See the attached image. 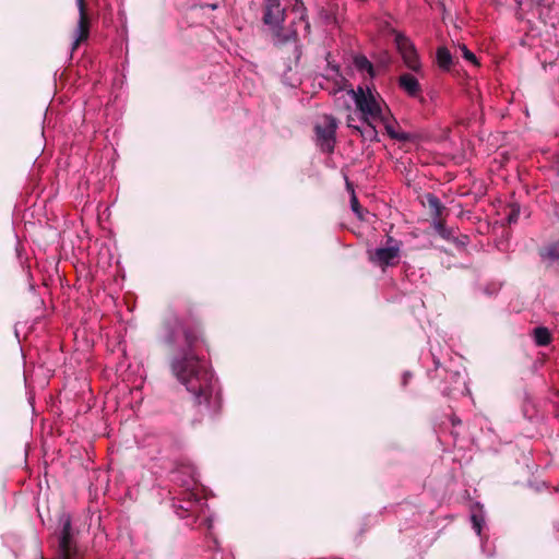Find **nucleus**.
Listing matches in <instances>:
<instances>
[{"mask_svg": "<svg viewBox=\"0 0 559 559\" xmlns=\"http://www.w3.org/2000/svg\"><path fill=\"white\" fill-rule=\"evenodd\" d=\"M379 121L384 124L388 135L391 139H394V136L397 132L394 130L393 126L390 122V110L385 112V118L383 120H379Z\"/></svg>", "mask_w": 559, "mask_h": 559, "instance_id": "a211bd4d", "label": "nucleus"}, {"mask_svg": "<svg viewBox=\"0 0 559 559\" xmlns=\"http://www.w3.org/2000/svg\"><path fill=\"white\" fill-rule=\"evenodd\" d=\"M531 7L536 8L542 15L543 10L550 7V0H528Z\"/></svg>", "mask_w": 559, "mask_h": 559, "instance_id": "6ab92c4d", "label": "nucleus"}, {"mask_svg": "<svg viewBox=\"0 0 559 559\" xmlns=\"http://www.w3.org/2000/svg\"><path fill=\"white\" fill-rule=\"evenodd\" d=\"M461 423V419H454L453 424Z\"/></svg>", "mask_w": 559, "mask_h": 559, "instance_id": "c85d7f7f", "label": "nucleus"}, {"mask_svg": "<svg viewBox=\"0 0 559 559\" xmlns=\"http://www.w3.org/2000/svg\"><path fill=\"white\" fill-rule=\"evenodd\" d=\"M39 559H44L43 557H40Z\"/></svg>", "mask_w": 559, "mask_h": 559, "instance_id": "2f4dec72", "label": "nucleus"}, {"mask_svg": "<svg viewBox=\"0 0 559 559\" xmlns=\"http://www.w3.org/2000/svg\"><path fill=\"white\" fill-rule=\"evenodd\" d=\"M350 207L353 212L358 216V218L362 219V207L354 193L350 198Z\"/></svg>", "mask_w": 559, "mask_h": 559, "instance_id": "aec40b11", "label": "nucleus"}, {"mask_svg": "<svg viewBox=\"0 0 559 559\" xmlns=\"http://www.w3.org/2000/svg\"><path fill=\"white\" fill-rule=\"evenodd\" d=\"M200 8L201 9H211V10H215L218 8V3L217 2H202L200 4Z\"/></svg>", "mask_w": 559, "mask_h": 559, "instance_id": "bb28decb", "label": "nucleus"}, {"mask_svg": "<svg viewBox=\"0 0 559 559\" xmlns=\"http://www.w3.org/2000/svg\"><path fill=\"white\" fill-rule=\"evenodd\" d=\"M185 348L173 355L169 367L173 376L192 394L194 404L207 406L213 393V372L194 352L203 342L199 323L182 328Z\"/></svg>", "mask_w": 559, "mask_h": 559, "instance_id": "f257e3e1", "label": "nucleus"}, {"mask_svg": "<svg viewBox=\"0 0 559 559\" xmlns=\"http://www.w3.org/2000/svg\"><path fill=\"white\" fill-rule=\"evenodd\" d=\"M79 9V21L75 28V39L72 44V51H75L80 45L90 37L91 19L88 15L87 3L85 0H76Z\"/></svg>", "mask_w": 559, "mask_h": 559, "instance_id": "6e6552de", "label": "nucleus"}, {"mask_svg": "<svg viewBox=\"0 0 559 559\" xmlns=\"http://www.w3.org/2000/svg\"><path fill=\"white\" fill-rule=\"evenodd\" d=\"M193 307H194L193 302L188 300V302H187V316L191 320H194Z\"/></svg>", "mask_w": 559, "mask_h": 559, "instance_id": "a878e982", "label": "nucleus"}, {"mask_svg": "<svg viewBox=\"0 0 559 559\" xmlns=\"http://www.w3.org/2000/svg\"><path fill=\"white\" fill-rule=\"evenodd\" d=\"M376 121L377 120L364 121V123H366V127L364 128V131H361V138L364 140H368L370 142H379L378 131H377L376 126L373 123Z\"/></svg>", "mask_w": 559, "mask_h": 559, "instance_id": "2eb2a0df", "label": "nucleus"}, {"mask_svg": "<svg viewBox=\"0 0 559 559\" xmlns=\"http://www.w3.org/2000/svg\"><path fill=\"white\" fill-rule=\"evenodd\" d=\"M401 246L402 243L400 241L388 237L385 247L368 250V259L373 265L382 270L389 266H395L400 261Z\"/></svg>", "mask_w": 559, "mask_h": 559, "instance_id": "20e7f679", "label": "nucleus"}, {"mask_svg": "<svg viewBox=\"0 0 559 559\" xmlns=\"http://www.w3.org/2000/svg\"><path fill=\"white\" fill-rule=\"evenodd\" d=\"M354 118L352 116L347 117V127L353 129L354 132L361 136V131H364L362 127L353 124Z\"/></svg>", "mask_w": 559, "mask_h": 559, "instance_id": "5701e85b", "label": "nucleus"}, {"mask_svg": "<svg viewBox=\"0 0 559 559\" xmlns=\"http://www.w3.org/2000/svg\"><path fill=\"white\" fill-rule=\"evenodd\" d=\"M393 33L395 34V45L397 51L402 56L405 66L409 70L419 73L421 70V63L415 45L404 34L397 33L396 31H393Z\"/></svg>", "mask_w": 559, "mask_h": 559, "instance_id": "423d86ee", "label": "nucleus"}, {"mask_svg": "<svg viewBox=\"0 0 559 559\" xmlns=\"http://www.w3.org/2000/svg\"><path fill=\"white\" fill-rule=\"evenodd\" d=\"M397 84L409 97L417 98L421 95V86L418 80L411 73H403L397 79Z\"/></svg>", "mask_w": 559, "mask_h": 559, "instance_id": "1a4fd4ad", "label": "nucleus"}, {"mask_svg": "<svg viewBox=\"0 0 559 559\" xmlns=\"http://www.w3.org/2000/svg\"><path fill=\"white\" fill-rule=\"evenodd\" d=\"M393 140H397L401 142H407L412 140V134L407 132H397Z\"/></svg>", "mask_w": 559, "mask_h": 559, "instance_id": "393cba45", "label": "nucleus"}, {"mask_svg": "<svg viewBox=\"0 0 559 559\" xmlns=\"http://www.w3.org/2000/svg\"><path fill=\"white\" fill-rule=\"evenodd\" d=\"M160 338L167 346H174L176 343V332L170 322H164L160 328Z\"/></svg>", "mask_w": 559, "mask_h": 559, "instance_id": "4468645a", "label": "nucleus"}, {"mask_svg": "<svg viewBox=\"0 0 559 559\" xmlns=\"http://www.w3.org/2000/svg\"><path fill=\"white\" fill-rule=\"evenodd\" d=\"M337 120L331 115H324L322 121L314 127L318 145L325 153H333L336 143Z\"/></svg>", "mask_w": 559, "mask_h": 559, "instance_id": "39448f33", "label": "nucleus"}, {"mask_svg": "<svg viewBox=\"0 0 559 559\" xmlns=\"http://www.w3.org/2000/svg\"><path fill=\"white\" fill-rule=\"evenodd\" d=\"M354 62L357 69L372 73L373 66L365 56L355 57Z\"/></svg>", "mask_w": 559, "mask_h": 559, "instance_id": "dca6fc26", "label": "nucleus"}, {"mask_svg": "<svg viewBox=\"0 0 559 559\" xmlns=\"http://www.w3.org/2000/svg\"><path fill=\"white\" fill-rule=\"evenodd\" d=\"M435 219V229L438 231V234L442 237H447V228H445V221L441 217L433 218Z\"/></svg>", "mask_w": 559, "mask_h": 559, "instance_id": "412c9836", "label": "nucleus"}, {"mask_svg": "<svg viewBox=\"0 0 559 559\" xmlns=\"http://www.w3.org/2000/svg\"><path fill=\"white\" fill-rule=\"evenodd\" d=\"M461 50H462V52H463V57H464L466 60H468V61L473 62L474 64H478L477 59H476V56H475L471 50H468V49H467V47H466L465 45H463V46L461 47Z\"/></svg>", "mask_w": 559, "mask_h": 559, "instance_id": "4be33fe9", "label": "nucleus"}, {"mask_svg": "<svg viewBox=\"0 0 559 559\" xmlns=\"http://www.w3.org/2000/svg\"><path fill=\"white\" fill-rule=\"evenodd\" d=\"M481 522H483V520L480 518H478L475 514L472 515L473 528L476 531V533L478 535L480 534V531H481Z\"/></svg>", "mask_w": 559, "mask_h": 559, "instance_id": "b1692460", "label": "nucleus"}, {"mask_svg": "<svg viewBox=\"0 0 559 559\" xmlns=\"http://www.w3.org/2000/svg\"><path fill=\"white\" fill-rule=\"evenodd\" d=\"M510 211L507 215V221L509 224H515L520 216V206L515 203L510 204Z\"/></svg>", "mask_w": 559, "mask_h": 559, "instance_id": "f3484780", "label": "nucleus"}, {"mask_svg": "<svg viewBox=\"0 0 559 559\" xmlns=\"http://www.w3.org/2000/svg\"><path fill=\"white\" fill-rule=\"evenodd\" d=\"M461 423V419H454L453 424Z\"/></svg>", "mask_w": 559, "mask_h": 559, "instance_id": "c756f323", "label": "nucleus"}, {"mask_svg": "<svg viewBox=\"0 0 559 559\" xmlns=\"http://www.w3.org/2000/svg\"><path fill=\"white\" fill-rule=\"evenodd\" d=\"M436 59L439 68L443 71H450L453 66V58L450 50L442 46L437 49Z\"/></svg>", "mask_w": 559, "mask_h": 559, "instance_id": "9d476101", "label": "nucleus"}, {"mask_svg": "<svg viewBox=\"0 0 559 559\" xmlns=\"http://www.w3.org/2000/svg\"><path fill=\"white\" fill-rule=\"evenodd\" d=\"M556 416L559 418V405H558V407L556 409Z\"/></svg>", "mask_w": 559, "mask_h": 559, "instance_id": "cd10ccee", "label": "nucleus"}, {"mask_svg": "<svg viewBox=\"0 0 559 559\" xmlns=\"http://www.w3.org/2000/svg\"><path fill=\"white\" fill-rule=\"evenodd\" d=\"M544 261L555 262L559 260V241L543 246L538 251Z\"/></svg>", "mask_w": 559, "mask_h": 559, "instance_id": "9b49d317", "label": "nucleus"}, {"mask_svg": "<svg viewBox=\"0 0 559 559\" xmlns=\"http://www.w3.org/2000/svg\"><path fill=\"white\" fill-rule=\"evenodd\" d=\"M348 94L354 98L362 121L383 120L385 118L389 108L386 106L382 107L371 91L365 92L364 87L358 86L357 90L350 88Z\"/></svg>", "mask_w": 559, "mask_h": 559, "instance_id": "7ed1b4c3", "label": "nucleus"}, {"mask_svg": "<svg viewBox=\"0 0 559 559\" xmlns=\"http://www.w3.org/2000/svg\"><path fill=\"white\" fill-rule=\"evenodd\" d=\"M533 338L537 346H547L551 342V333L545 326H537L533 330Z\"/></svg>", "mask_w": 559, "mask_h": 559, "instance_id": "ddd939ff", "label": "nucleus"}, {"mask_svg": "<svg viewBox=\"0 0 559 559\" xmlns=\"http://www.w3.org/2000/svg\"><path fill=\"white\" fill-rule=\"evenodd\" d=\"M427 206L429 207L433 218L441 217L445 211V206L441 203L439 198L433 193L426 195Z\"/></svg>", "mask_w": 559, "mask_h": 559, "instance_id": "f8f14e48", "label": "nucleus"}, {"mask_svg": "<svg viewBox=\"0 0 559 559\" xmlns=\"http://www.w3.org/2000/svg\"><path fill=\"white\" fill-rule=\"evenodd\" d=\"M285 17V10L281 7L280 0H264L262 21L264 25L270 27L273 41L277 46L286 44L292 38V36L284 34Z\"/></svg>", "mask_w": 559, "mask_h": 559, "instance_id": "f03ea898", "label": "nucleus"}, {"mask_svg": "<svg viewBox=\"0 0 559 559\" xmlns=\"http://www.w3.org/2000/svg\"><path fill=\"white\" fill-rule=\"evenodd\" d=\"M461 423V419H454L453 424Z\"/></svg>", "mask_w": 559, "mask_h": 559, "instance_id": "7c9ffc66", "label": "nucleus"}, {"mask_svg": "<svg viewBox=\"0 0 559 559\" xmlns=\"http://www.w3.org/2000/svg\"><path fill=\"white\" fill-rule=\"evenodd\" d=\"M58 548L60 559L78 558V547L73 540L71 519L69 516L63 519Z\"/></svg>", "mask_w": 559, "mask_h": 559, "instance_id": "0eeeda50", "label": "nucleus"}]
</instances>
